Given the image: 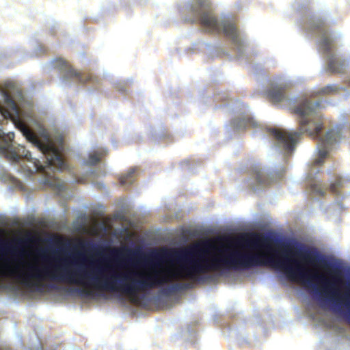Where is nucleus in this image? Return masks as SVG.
Here are the masks:
<instances>
[{"label": "nucleus", "mask_w": 350, "mask_h": 350, "mask_svg": "<svg viewBox=\"0 0 350 350\" xmlns=\"http://www.w3.org/2000/svg\"><path fill=\"white\" fill-rule=\"evenodd\" d=\"M319 103L312 104L308 100H305L296 107L293 113L299 117V131L288 132L277 128H269L268 132L283 146L284 150L292 151L295 148L297 141L303 133H308L310 137L319 139V157L314 161V165L323 163L329 152V147L340 138V131L332 129L327 132L323 137H320L323 129L321 116L316 111V107Z\"/></svg>", "instance_id": "obj_2"}, {"label": "nucleus", "mask_w": 350, "mask_h": 350, "mask_svg": "<svg viewBox=\"0 0 350 350\" xmlns=\"http://www.w3.org/2000/svg\"><path fill=\"white\" fill-rule=\"evenodd\" d=\"M268 238L257 234H253L250 237L243 238L240 243L248 248L269 247Z\"/></svg>", "instance_id": "obj_8"}, {"label": "nucleus", "mask_w": 350, "mask_h": 350, "mask_svg": "<svg viewBox=\"0 0 350 350\" xmlns=\"http://www.w3.org/2000/svg\"><path fill=\"white\" fill-rule=\"evenodd\" d=\"M135 170L131 169L126 174L122 175L119 178L120 183L121 185H131L134 181V174Z\"/></svg>", "instance_id": "obj_11"}, {"label": "nucleus", "mask_w": 350, "mask_h": 350, "mask_svg": "<svg viewBox=\"0 0 350 350\" xmlns=\"http://www.w3.org/2000/svg\"><path fill=\"white\" fill-rule=\"evenodd\" d=\"M17 127L27 141L32 143L45 156L46 165H43L38 159H33L30 152L27 150L24 146L20 145L14 146L12 143L14 133L12 132L5 135L0 130V154L3 155L12 162L16 163L21 159H25L31 162L33 164V170H30L31 173L33 171L44 173L46 167H53L57 170H63L66 168V165L59 150L49 138H46L44 142H42L37 135L23 122L18 121Z\"/></svg>", "instance_id": "obj_3"}, {"label": "nucleus", "mask_w": 350, "mask_h": 350, "mask_svg": "<svg viewBox=\"0 0 350 350\" xmlns=\"http://www.w3.org/2000/svg\"><path fill=\"white\" fill-rule=\"evenodd\" d=\"M0 93L2 94L5 104L8 109H1L0 111L5 118H13V116L19 115V109L14 98L6 91L0 87Z\"/></svg>", "instance_id": "obj_7"}, {"label": "nucleus", "mask_w": 350, "mask_h": 350, "mask_svg": "<svg viewBox=\"0 0 350 350\" xmlns=\"http://www.w3.org/2000/svg\"><path fill=\"white\" fill-rule=\"evenodd\" d=\"M342 187V180L340 177H337L334 183H331L329 189L332 193H338L339 189Z\"/></svg>", "instance_id": "obj_13"}, {"label": "nucleus", "mask_w": 350, "mask_h": 350, "mask_svg": "<svg viewBox=\"0 0 350 350\" xmlns=\"http://www.w3.org/2000/svg\"><path fill=\"white\" fill-rule=\"evenodd\" d=\"M44 184L49 185L53 189L57 190L58 191H62L64 189V183H62L59 179H57L54 177L46 179L44 181Z\"/></svg>", "instance_id": "obj_12"}, {"label": "nucleus", "mask_w": 350, "mask_h": 350, "mask_svg": "<svg viewBox=\"0 0 350 350\" xmlns=\"http://www.w3.org/2000/svg\"><path fill=\"white\" fill-rule=\"evenodd\" d=\"M0 252H9L12 253L13 254L21 255L23 254V251L20 252H16V249L12 247V245L8 243H1L0 244Z\"/></svg>", "instance_id": "obj_15"}, {"label": "nucleus", "mask_w": 350, "mask_h": 350, "mask_svg": "<svg viewBox=\"0 0 350 350\" xmlns=\"http://www.w3.org/2000/svg\"><path fill=\"white\" fill-rule=\"evenodd\" d=\"M337 90V88L335 87V86H332V85H327L326 87H325L324 88H323L321 92L323 93V94H330V93H332L334 92H336Z\"/></svg>", "instance_id": "obj_18"}, {"label": "nucleus", "mask_w": 350, "mask_h": 350, "mask_svg": "<svg viewBox=\"0 0 350 350\" xmlns=\"http://www.w3.org/2000/svg\"><path fill=\"white\" fill-rule=\"evenodd\" d=\"M111 254L115 259H119L120 257H122V252L118 250H111Z\"/></svg>", "instance_id": "obj_20"}, {"label": "nucleus", "mask_w": 350, "mask_h": 350, "mask_svg": "<svg viewBox=\"0 0 350 350\" xmlns=\"http://www.w3.org/2000/svg\"><path fill=\"white\" fill-rule=\"evenodd\" d=\"M311 30L320 37L319 45L322 52L328 57V69L333 73H340L344 70V64L340 62L334 55L332 54L336 46L334 40L329 36L325 21L318 19L311 25Z\"/></svg>", "instance_id": "obj_5"}, {"label": "nucleus", "mask_w": 350, "mask_h": 350, "mask_svg": "<svg viewBox=\"0 0 350 350\" xmlns=\"http://www.w3.org/2000/svg\"><path fill=\"white\" fill-rule=\"evenodd\" d=\"M55 66L62 70L65 79H77L78 82L85 84L89 82L94 83L96 77L92 74H87L85 76L81 72L75 70L67 62L63 59H57L54 62Z\"/></svg>", "instance_id": "obj_6"}, {"label": "nucleus", "mask_w": 350, "mask_h": 350, "mask_svg": "<svg viewBox=\"0 0 350 350\" xmlns=\"http://www.w3.org/2000/svg\"><path fill=\"white\" fill-rule=\"evenodd\" d=\"M51 288L57 289V287L55 285L51 284L49 286Z\"/></svg>", "instance_id": "obj_24"}, {"label": "nucleus", "mask_w": 350, "mask_h": 350, "mask_svg": "<svg viewBox=\"0 0 350 350\" xmlns=\"http://www.w3.org/2000/svg\"><path fill=\"white\" fill-rule=\"evenodd\" d=\"M213 249L214 245L208 241L202 245L174 252L172 256L180 263V267L175 271H169L165 273L157 270L151 273L134 271L121 273L111 272L110 277L101 280L100 276L102 273L110 270L109 266L95 265L91 262L90 271L81 269L72 271L68 269L70 265H72L71 263L66 269L70 273L75 274L74 278L77 282H64L90 285L97 290L120 292L131 298H135L139 292L161 286L173 280L184 278L197 280H199L200 274L209 271L247 269L258 266L270 265L283 270L286 274V245L282 258L268 257L263 254L242 252L238 250L228 252L227 250L224 251L225 255L214 256L210 259L204 258ZM68 259L75 261L73 265H77L78 260L85 261L84 256L81 253H77Z\"/></svg>", "instance_id": "obj_1"}, {"label": "nucleus", "mask_w": 350, "mask_h": 350, "mask_svg": "<svg viewBox=\"0 0 350 350\" xmlns=\"http://www.w3.org/2000/svg\"><path fill=\"white\" fill-rule=\"evenodd\" d=\"M347 319L349 320V321L350 322V308H349V310H348V312L347 313V315H346Z\"/></svg>", "instance_id": "obj_23"}, {"label": "nucleus", "mask_w": 350, "mask_h": 350, "mask_svg": "<svg viewBox=\"0 0 350 350\" xmlns=\"http://www.w3.org/2000/svg\"><path fill=\"white\" fill-rule=\"evenodd\" d=\"M101 159V155L98 153H93L89 155L87 163L90 165H94Z\"/></svg>", "instance_id": "obj_16"}, {"label": "nucleus", "mask_w": 350, "mask_h": 350, "mask_svg": "<svg viewBox=\"0 0 350 350\" xmlns=\"http://www.w3.org/2000/svg\"><path fill=\"white\" fill-rule=\"evenodd\" d=\"M312 191L319 196H324L326 188L321 183H314L311 185Z\"/></svg>", "instance_id": "obj_14"}, {"label": "nucleus", "mask_w": 350, "mask_h": 350, "mask_svg": "<svg viewBox=\"0 0 350 350\" xmlns=\"http://www.w3.org/2000/svg\"><path fill=\"white\" fill-rule=\"evenodd\" d=\"M187 13L191 16L188 21L191 23L199 22L206 31L219 33L222 31L235 45H241L236 26L228 22L219 23L211 10L210 0H193L187 10Z\"/></svg>", "instance_id": "obj_4"}, {"label": "nucleus", "mask_w": 350, "mask_h": 350, "mask_svg": "<svg viewBox=\"0 0 350 350\" xmlns=\"http://www.w3.org/2000/svg\"><path fill=\"white\" fill-rule=\"evenodd\" d=\"M267 95L271 102L276 104L282 102L285 99L286 90L283 87L275 86L267 90Z\"/></svg>", "instance_id": "obj_9"}, {"label": "nucleus", "mask_w": 350, "mask_h": 350, "mask_svg": "<svg viewBox=\"0 0 350 350\" xmlns=\"http://www.w3.org/2000/svg\"><path fill=\"white\" fill-rule=\"evenodd\" d=\"M346 298H350V282L347 284V291L345 293Z\"/></svg>", "instance_id": "obj_22"}, {"label": "nucleus", "mask_w": 350, "mask_h": 350, "mask_svg": "<svg viewBox=\"0 0 350 350\" xmlns=\"http://www.w3.org/2000/svg\"><path fill=\"white\" fill-rule=\"evenodd\" d=\"M189 288V284H179L176 283L175 284H173L170 288H168L167 291L170 293L180 291V290H184L187 289Z\"/></svg>", "instance_id": "obj_17"}, {"label": "nucleus", "mask_w": 350, "mask_h": 350, "mask_svg": "<svg viewBox=\"0 0 350 350\" xmlns=\"http://www.w3.org/2000/svg\"><path fill=\"white\" fill-rule=\"evenodd\" d=\"M254 175L255 176L256 186H267L272 182L271 174L262 171L261 169H255Z\"/></svg>", "instance_id": "obj_10"}, {"label": "nucleus", "mask_w": 350, "mask_h": 350, "mask_svg": "<svg viewBox=\"0 0 350 350\" xmlns=\"http://www.w3.org/2000/svg\"><path fill=\"white\" fill-rule=\"evenodd\" d=\"M243 122H244L243 124L241 122H237V124L239 126L243 125L245 127V126H249L253 124L252 120H251V118H247L246 119H244Z\"/></svg>", "instance_id": "obj_19"}, {"label": "nucleus", "mask_w": 350, "mask_h": 350, "mask_svg": "<svg viewBox=\"0 0 350 350\" xmlns=\"http://www.w3.org/2000/svg\"><path fill=\"white\" fill-rule=\"evenodd\" d=\"M81 293L84 294L86 297H90L93 295L92 292L90 291L82 290L81 291Z\"/></svg>", "instance_id": "obj_21"}]
</instances>
